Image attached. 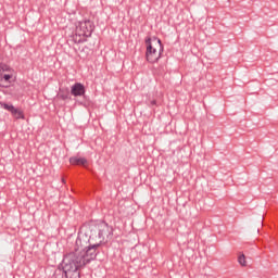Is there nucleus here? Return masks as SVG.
<instances>
[{"instance_id": "12", "label": "nucleus", "mask_w": 278, "mask_h": 278, "mask_svg": "<svg viewBox=\"0 0 278 278\" xmlns=\"http://www.w3.org/2000/svg\"><path fill=\"white\" fill-rule=\"evenodd\" d=\"M151 105H157V101L152 100V101H151Z\"/></svg>"}, {"instance_id": "10", "label": "nucleus", "mask_w": 278, "mask_h": 278, "mask_svg": "<svg viewBox=\"0 0 278 278\" xmlns=\"http://www.w3.org/2000/svg\"><path fill=\"white\" fill-rule=\"evenodd\" d=\"M238 263L240 266H247V256H244V254H240L238 256Z\"/></svg>"}, {"instance_id": "13", "label": "nucleus", "mask_w": 278, "mask_h": 278, "mask_svg": "<svg viewBox=\"0 0 278 278\" xmlns=\"http://www.w3.org/2000/svg\"><path fill=\"white\" fill-rule=\"evenodd\" d=\"M81 242V240L78 238L77 240H76V244H79Z\"/></svg>"}, {"instance_id": "11", "label": "nucleus", "mask_w": 278, "mask_h": 278, "mask_svg": "<svg viewBox=\"0 0 278 278\" xmlns=\"http://www.w3.org/2000/svg\"><path fill=\"white\" fill-rule=\"evenodd\" d=\"M58 97L62 100V101H66L67 99H71V96L68 94V92H64L61 91Z\"/></svg>"}, {"instance_id": "7", "label": "nucleus", "mask_w": 278, "mask_h": 278, "mask_svg": "<svg viewBox=\"0 0 278 278\" xmlns=\"http://www.w3.org/2000/svg\"><path fill=\"white\" fill-rule=\"evenodd\" d=\"M70 164L73 166H86V164H88V160L85 157L72 156L70 159Z\"/></svg>"}, {"instance_id": "9", "label": "nucleus", "mask_w": 278, "mask_h": 278, "mask_svg": "<svg viewBox=\"0 0 278 278\" xmlns=\"http://www.w3.org/2000/svg\"><path fill=\"white\" fill-rule=\"evenodd\" d=\"M10 79H12V74L2 75V84L0 86H2V88H8V86L12 84Z\"/></svg>"}, {"instance_id": "3", "label": "nucleus", "mask_w": 278, "mask_h": 278, "mask_svg": "<svg viewBox=\"0 0 278 278\" xmlns=\"http://www.w3.org/2000/svg\"><path fill=\"white\" fill-rule=\"evenodd\" d=\"M94 31V23L90 20L78 22L76 25V36H79L78 42H83L84 38H90Z\"/></svg>"}, {"instance_id": "5", "label": "nucleus", "mask_w": 278, "mask_h": 278, "mask_svg": "<svg viewBox=\"0 0 278 278\" xmlns=\"http://www.w3.org/2000/svg\"><path fill=\"white\" fill-rule=\"evenodd\" d=\"M72 97H85L86 87L81 83H76L71 87Z\"/></svg>"}, {"instance_id": "1", "label": "nucleus", "mask_w": 278, "mask_h": 278, "mask_svg": "<svg viewBox=\"0 0 278 278\" xmlns=\"http://www.w3.org/2000/svg\"><path fill=\"white\" fill-rule=\"evenodd\" d=\"M101 243L89 245L87 250L76 249L75 252L68 253L63 258V273L68 278V273H74L75 278H79V268H84L86 264H90L97 257V249Z\"/></svg>"}, {"instance_id": "6", "label": "nucleus", "mask_w": 278, "mask_h": 278, "mask_svg": "<svg viewBox=\"0 0 278 278\" xmlns=\"http://www.w3.org/2000/svg\"><path fill=\"white\" fill-rule=\"evenodd\" d=\"M98 237L100 240H104L105 236L110 233V226L106 223H100L98 225Z\"/></svg>"}, {"instance_id": "4", "label": "nucleus", "mask_w": 278, "mask_h": 278, "mask_svg": "<svg viewBox=\"0 0 278 278\" xmlns=\"http://www.w3.org/2000/svg\"><path fill=\"white\" fill-rule=\"evenodd\" d=\"M1 108H3V110H7L8 112H10L12 114V116H14L16 118V121L22 119L25 121V113H23V111L21 109H16L14 108V105L12 104H8V103H0Z\"/></svg>"}, {"instance_id": "8", "label": "nucleus", "mask_w": 278, "mask_h": 278, "mask_svg": "<svg viewBox=\"0 0 278 278\" xmlns=\"http://www.w3.org/2000/svg\"><path fill=\"white\" fill-rule=\"evenodd\" d=\"M4 73H12V68L5 63H0V85L3 84Z\"/></svg>"}, {"instance_id": "2", "label": "nucleus", "mask_w": 278, "mask_h": 278, "mask_svg": "<svg viewBox=\"0 0 278 278\" xmlns=\"http://www.w3.org/2000/svg\"><path fill=\"white\" fill-rule=\"evenodd\" d=\"M146 60L150 62V64H155L159 62L160 58H162V53L164 51V46L162 45V40L157 38L148 37L146 39Z\"/></svg>"}]
</instances>
